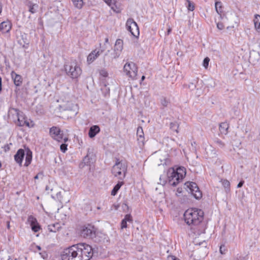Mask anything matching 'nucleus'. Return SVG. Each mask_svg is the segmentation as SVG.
Wrapping results in <instances>:
<instances>
[{
    "instance_id": "nucleus-1",
    "label": "nucleus",
    "mask_w": 260,
    "mask_h": 260,
    "mask_svg": "<svg viewBox=\"0 0 260 260\" xmlns=\"http://www.w3.org/2000/svg\"><path fill=\"white\" fill-rule=\"evenodd\" d=\"M93 255L92 247L80 243L64 249L61 254L62 260H90Z\"/></svg>"
},
{
    "instance_id": "nucleus-2",
    "label": "nucleus",
    "mask_w": 260,
    "mask_h": 260,
    "mask_svg": "<svg viewBox=\"0 0 260 260\" xmlns=\"http://www.w3.org/2000/svg\"><path fill=\"white\" fill-rule=\"evenodd\" d=\"M204 215V212L201 209H189L184 212L183 216L186 223L192 228L203 221Z\"/></svg>"
},
{
    "instance_id": "nucleus-3",
    "label": "nucleus",
    "mask_w": 260,
    "mask_h": 260,
    "mask_svg": "<svg viewBox=\"0 0 260 260\" xmlns=\"http://www.w3.org/2000/svg\"><path fill=\"white\" fill-rule=\"evenodd\" d=\"M64 68L67 75L73 79L77 78L82 73V70L76 60L66 63Z\"/></svg>"
},
{
    "instance_id": "nucleus-4",
    "label": "nucleus",
    "mask_w": 260,
    "mask_h": 260,
    "mask_svg": "<svg viewBox=\"0 0 260 260\" xmlns=\"http://www.w3.org/2000/svg\"><path fill=\"white\" fill-rule=\"evenodd\" d=\"M127 165L125 162L117 159L112 169V174L120 180L123 179L127 172Z\"/></svg>"
},
{
    "instance_id": "nucleus-5",
    "label": "nucleus",
    "mask_w": 260,
    "mask_h": 260,
    "mask_svg": "<svg viewBox=\"0 0 260 260\" xmlns=\"http://www.w3.org/2000/svg\"><path fill=\"white\" fill-rule=\"evenodd\" d=\"M122 49L123 41L120 39H117L115 44L113 56L110 57L108 56V53L110 52V51L108 50L107 52L105 54L104 56V63L106 64L107 62H112L113 58L116 59L119 57Z\"/></svg>"
},
{
    "instance_id": "nucleus-6",
    "label": "nucleus",
    "mask_w": 260,
    "mask_h": 260,
    "mask_svg": "<svg viewBox=\"0 0 260 260\" xmlns=\"http://www.w3.org/2000/svg\"><path fill=\"white\" fill-rule=\"evenodd\" d=\"M80 235L81 237L84 238L92 239L96 241L97 229L94 226L91 224H88L85 225L81 228Z\"/></svg>"
},
{
    "instance_id": "nucleus-7",
    "label": "nucleus",
    "mask_w": 260,
    "mask_h": 260,
    "mask_svg": "<svg viewBox=\"0 0 260 260\" xmlns=\"http://www.w3.org/2000/svg\"><path fill=\"white\" fill-rule=\"evenodd\" d=\"M185 185L188 189V191L191 193L196 199L199 200L202 197V191L195 182H187L185 183Z\"/></svg>"
},
{
    "instance_id": "nucleus-8",
    "label": "nucleus",
    "mask_w": 260,
    "mask_h": 260,
    "mask_svg": "<svg viewBox=\"0 0 260 260\" xmlns=\"http://www.w3.org/2000/svg\"><path fill=\"white\" fill-rule=\"evenodd\" d=\"M167 177L169 183L173 186H176L183 179H181L177 172L175 173V170L172 168L168 171Z\"/></svg>"
},
{
    "instance_id": "nucleus-9",
    "label": "nucleus",
    "mask_w": 260,
    "mask_h": 260,
    "mask_svg": "<svg viewBox=\"0 0 260 260\" xmlns=\"http://www.w3.org/2000/svg\"><path fill=\"white\" fill-rule=\"evenodd\" d=\"M126 75L132 79H135L137 75L138 68L133 62H127L123 67Z\"/></svg>"
},
{
    "instance_id": "nucleus-10",
    "label": "nucleus",
    "mask_w": 260,
    "mask_h": 260,
    "mask_svg": "<svg viewBox=\"0 0 260 260\" xmlns=\"http://www.w3.org/2000/svg\"><path fill=\"white\" fill-rule=\"evenodd\" d=\"M126 27L128 31L134 37L139 35V29L137 23L132 18H128L126 22Z\"/></svg>"
},
{
    "instance_id": "nucleus-11",
    "label": "nucleus",
    "mask_w": 260,
    "mask_h": 260,
    "mask_svg": "<svg viewBox=\"0 0 260 260\" xmlns=\"http://www.w3.org/2000/svg\"><path fill=\"white\" fill-rule=\"evenodd\" d=\"M49 133L53 139L58 142H60L62 139H63L64 142L68 140L67 138H63V132L58 127L52 126L50 128Z\"/></svg>"
},
{
    "instance_id": "nucleus-12",
    "label": "nucleus",
    "mask_w": 260,
    "mask_h": 260,
    "mask_svg": "<svg viewBox=\"0 0 260 260\" xmlns=\"http://www.w3.org/2000/svg\"><path fill=\"white\" fill-rule=\"evenodd\" d=\"M95 161V155L92 152V150L88 149L87 153L84 157L83 162L80 165L81 167H83L84 165L90 166Z\"/></svg>"
},
{
    "instance_id": "nucleus-13",
    "label": "nucleus",
    "mask_w": 260,
    "mask_h": 260,
    "mask_svg": "<svg viewBox=\"0 0 260 260\" xmlns=\"http://www.w3.org/2000/svg\"><path fill=\"white\" fill-rule=\"evenodd\" d=\"M11 110L14 111L17 117V121H15V124L19 126H23L24 123L26 120V117L23 113L16 108H12Z\"/></svg>"
},
{
    "instance_id": "nucleus-14",
    "label": "nucleus",
    "mask_w": 260,
    "mask_h": 260,
    "mask_svg": "<svg viewBox=\"0 0 260 260\" xmlns=\"http://www.w3.org/2000/svg\"><path fill=\"white\" fill-rule=\"evenodd\" d=\"M104 51L105 49H99V50L95 49L91 51V52L88 55L87 58V61L88 63H91L93 62L99 56V55Z\"/></svg>"
},
{
    "instance_id": "nucleus-15",
    "label": "nucleus",
    "mask_w": 260,
    "mask_h": 260,
    "mask_svg": "<svg viewBox=\"0 0 260 260\" xmlns=\"http://www.w3.org/2000/svg\"><path fill=\"white\" fill-rule=\"evenodd\" d=\"M27 221L30 225L31 229L34 232H38L41 229V226L37 221V219L32 215L28 216Z\"/></svg>"
},
{
    "instance_id": "nucleus-16",
    "label": "nucleus",
    "mask_w": 260,
    "mask_h": 260,
    "mask_svg": "<svg viewBox=\"0 0 260 260\" xmlns=\"http://www.w3.org/2000/svg\"><path fill=\"white\" fill-rule=\"evenodd\" d=\"M23 3L27 7L29 12L34 14L37 12L39 6L37 3H35L30 0H23Z\"/></svg>"
},
{
    "instance_id": "nucleus-17",
    "label": "nucleus",
    "mask_w": 260,
    "mask_h": 260,
    "mask_svg": "<svg viewBox=\"0 0 260 260\" xmlns=\"http://www.w3.org/2000/svg\"><path fill=\"white\" fill-rule=\"evenodd\" d=\"M24 156L25 150L23 149H19L14 155V159L17 164L21 166Z\"/></svg>"
},
{
    "instance_id": "nucleus-18",
    "label": "nucleus",
    "mask_w": 260,
    "mask_h": 260,
    "mask_svg": "<svg viewBox=\"0 0 260 260\" xmlns=\"http://www.w3.org/2000/svg\"><path fill=\"white\" fill-rule=\"evenodd\" d=\"M11 27L12 24L10 21H3L0 24V31L3 34L9 32L11 29Z\"/></svg>"
},
{
    "instance_id": "nucleus-19",
    "label": "nucleus",
    "mask_w": 260,
    "mask_h": 260,
    "mask_svg": "<svg viewBox=\"0 0 260 260\" xmlns=\"http://www.w3.org/2000/svg\"><path fill=\"white\" fill-rule=\"evenodd\" d=\"M11 75L13 80L14 84L16 86H20L22 83V78L21 76L16 74L14 71L11 72Z\"/></svg>"
},
{
    "instance_id": "nucleus-20",
    "label": "nucleus",
    "mask_w": 260,
    "mask_h": 260,
    "mask_svg": "<svg viewBox=\"0 0 260 260\" xmlns=\"http://www.w3.org/2000/svg\"><path fill=\"white\" fill-rule=\"evenodd\" d=\"M127 222L133 223V217L129 214L125 215L124 218L121 222V229H123L127 228Z\"/></svg>"
},
{
    "instance_id": "nucleus-21",
    "label": "nucleus",
    "mask_w": 260,
    "mask_h": 260,
    "mask_svg": "<svg viewBox=\"0 0 260 260\" xmlns=\"http://www.w3.org/2000/svg\"><path fill=\"white\" fill-rule=\"evenodd\" d=\"M100 132V128L99 126L97 125H94L91 126L89 128L88 132V136L89 138H94L98 133Z\"/></svg>"
},
{
    "instance_id": "nucleus-22",
    "label": "nucleus",
    "mask_w": 260,
    "mask_h": 260,
    "mask_svg": "<svg viewBox=\"0 0 260 260\" xmlns=\"http://www.w3.org/2000/svg\"><path fill=\"white\" fill-rule=\"evenodd\" d=\"M25 154L26 156L24 166L27 167L30 164L32 160V151L28 148H27L25 150Z\"/></svg>"
},
{
    "instance_id": "nucleus-23",
    "label": "nucleus",
    "mask_w": 260,
    "mask_h": 260,
    "mask_svg": "<svg viewBox=\"0 0 260 260\" xmlns=\"http://www.w3.org/2000/svg\"><path fill=\"white\" fill-rule=\"evenodd\" d=\"M137 136L138 137V141L139 143L144 144V137L143 128L141 126H139L137 130Z\"/></svg>"
},
{
    "instance_id": "nucleus-24",
    "label": "nucleus",
    "mask_w": 260,
    "mask_h": 260,
    "mask_svg": "<svg viewBox=\"0 0 260 260\" xmlns=\"http://www.w3.org/2000/svg\"><path fill=\"white\" fill-rule=\"evenodd\" d=\"M63 107L64 110L75 111L77 109V105L73 104L71 102H68L64 105H63Z\"/></svg>"
},
{
    "instance_id": "nucleus-25",
    "label": "nucleus",
    "mask_w": 260,
    "mask_h": 260,
    "mask_svg": "<svg viewBox=\"0 0 260 260\" xmlns=\"http://www.w3.org/2000/svg\"><path fill=\"white\" fill-rule=\"evenodd\" d=\"M229 124L226 122H222L220 124L219 129L221 134L226 135L229 129Z\"/></svg>"
},
{
    "instance_id": "nucleus-26",
    "label": "nucleus",
    "mask_w": 260,
    "mask_h": 260,
    "mask_svg": "<svg viewBox=\"0 0 260 260\" xmlns=\"http://www.w3.org/2000/svg\"><path fill=\"white\" fill-rule=\"evenodd\" d=\"M60 228L61 226L59 223H55L48 225V230L50 232L55 233Z\"/></svg>"
},
{
    "instance_id": "nucleus-27",
    "label": "nucleus",
    "mask_w": 260,
    "mask_h": 260,
    "mask_svg": "<svg viewBox=\"0 0 260 260\" xmlns=\"http://www.w3.org/2000/svg\"><path fill=\"white\" fill-rule=\"evenodd\" d=\"M123 184V181H119L113 187L112 191H111V195L113 196H115L118 191L119 190L121 186Z\"/></svg>"
},
{
    "instance_id": "nucleus-28",
    "label": "nucleus",
    "mask_w": 260,
    "mask_h": 260,
    "mask_svg": "<svg viewBox=\"0 0 260 260\" xmlns=\"http://www.w3.org/2000/svg\"><path fill=\"white\" fill-rule=\"evenodd\" d=\"M220 182L225 189V191L228 193L230 191V183L226 179H221Z\"/></svg>"
},
{
    "instance_id": "nucleus-29",
    "label": "nucleus",
    "mask_w": 260,
    "mask_h": 260,
    "mask_svg": "<svg viewBox=\"0 0 260 260\" xmlns=\"http://www.w3.org/2000/svg\"><path fill=\"white\" fill-rule=\"evenodd\" d=\"M180 176L181 179H183L186 174L185 169L184 167H179L175 170V173H177Z\"/></svg>"
},
{
    "instance_id": "nucleus-30",
    "label": "nucleus",
    "mask_w": 260,
    "mask_h": 260,
    "mask_svg": "<svg viewBox=\"0 0 260 260\" xmlns=\"http://www.w3.org/2000/svg\"><path fill=\"white\" fill-rule=\"evenodd\" d=\"M105 3L108 5L110 7H111V9L114 11V12H116V13H119V10H117L116 9H115V0H104Z\"/></svg>"
},
{
    "instance_id": "nucleus-31",
    "label": "nucleus",
    "mask_w": 260,
    "mask_h": 260,
    "mask_svg": "<svg viewBox=\"0 0 260 260\" xmlns=\"http://www.w3.org/2000/svg\"><path fill=\"white\" fill-rule=\"evenodd\" d=\"M101 91L104 96H107L110 94V88L107 85L105 84L101 87Z\"/></svg>"
},
{
    "instance_id": "nucleus-32",
    "label": "nucleus",
    "mask_w": 260,
    "mask_h": 260,
    "mask_svg": "<svg viewBox=\"0 0 260 260\" xmlns=\"http://www.w3.org/2000/svg\"><path fill=\"white\" fill-rule=\"evenodd\" d=\"M186 3H185L186 7L188 11H193L194 10V3L189 1L186 0Z\"/></svg>"
},
{
    "instance_id": "nucleus-33",
    "label": "nucleus",
    "mask_w": 260,
    "mask_h": 260,
    "mask_svg": "<svg viewBox=\"0 0 260 260\" xmlns=\"http://www.w3.org/2000/svg\"><path fill=\"white\" fill-rule=\"evenodd\" d=\"M170 128L177 133H178L179 124L177 122H172L170 124Z\"/></svg>"
},
{
    "instance_id": "nucleus-34",
    "label": "nucleus",
    "mask_w": 260,
    "mask_h": 260,
    "mask_svg": "<svg viewBox=\"0 0 260 260\" xmlns=\"http://www.w3.org/2000/svg\"><path fill=\"white\" fill-rule=\"evenodd\" d=\"M215 9L217 13L219 14H221L222 12V4L220 2H216L215 3Z\"/></svg>"
},
{
    "instance_id": "nucleus-35",
    "label": "nucleus",
    "mask_w": 260,
    "mask_h": 260,
    "mask_svg": "<svg viewBox=\"0 0 260 260\" xmlns=\"http://www.w3.org/2000/svg\"><path fill=\"white\" fill-rule=\"evenodd\" d=\"M75 7L78 9H81L83 6L82 0H72Z\"/></svg>"
},
{
    "instance_id": "nucleus-36",
    "label": "nucleus",
    "mask_w": 260,
    "mask_h": 260,
    "mask_svg": "<svg viewBox=\"0 0 260 260\" xmlns=\"http://www.w3.org/2000/svg\"><path fill=\"white\" fill-rule=\"evenodd\" d=\"M160 103H161V105L164 107H167L169 104L170 103V102L166 99V98H162L160 100Z\"/></svg>"
},
{
    "instance_id": "nucleus-37",
    "label": "nucleus",
    "mask_w": 260,
    "mask_h": 260,
    "mask_svg": "<svg viewBox=\"0 0 260 260\" xmlns=\"http://www.w3.org/2000/svg\"><path fill=\"white\" fill-rule=\"evenodd\" d=\"M99 73L100 76L103 77H107L108 76V73L105 69H102L100 70Z\"/></svg>"
},
{
    "instance_id": "nucleus-38",
    "label": "nucleus",
    "mask_w": 260,
    "mask_h": 260,
    "mask_svg": "<svg viewBox=\"0 0 260 260\" xmlns=\"http://www.w3.org/2000/svg\"><path fill=\"white\" fill-rule=\"evenodd\" d=\"M215 143L220 148H223L225 146L224 143L222 141L218 139L215 140Z\"/></svg>"
},
{
    "instance_id": "nucleus-39",
    "label": "nucleus",
    "mask_w": 260,
    "mask_h": 260,
    "mask_svg": "<svg viewBox=\"0 0 260 260\" xmlns=\"http://www.w3.org/2000/svg\"><path fill=\"white\" fill-rule=\"evenodd\" d=\"M209 61H210V59L208 57L204 58V59L203 60V66L205 68H207L208 64H209Z\"/></svg>"
},
{
    "instance_id": "nucleus-40",
    "label": "nucleus",
    "mask_w": 260,
    "mask_h": 260,
    "mask_svg": "<svg viewBox=\"0 0 260 260\" xmlns=\"http://www.w3.org/2000/svg\"><path fill=\"white\" fill-rule=\"evenodd\" d=\"M12 145V144L11 143L5 145L4 146V147H3V148L4 149V151L6 152L9 151L10 150V146Z\"/></svg>"
},
{
    "instance_id": "nucleus-41",
    "label": "nucleus",
    "mask_w": 260,
    "mask_h": 260,
    "mask_svg": "<svg viewBox=\"0 0 260 260\" xmlns=\"http://www.w3.org/2000/svg\"><path fill=\"white\" fill-rule=\"evenodd\" d=\"M159 180L160 181V183L162 185H165L167 182V180L165 179V175L164 176L161 175L159 177Z\"/></svg>"
},
{
    "instance_id": "nucleus-42",
    "label": "nucleus",
    "mask_w": 260,
    "mask_h": 260,
    "mask_svg": "<svg viewBox=\"0 0 260 260\" xmlns=\"http://www.w3.org/2000/svg\"><path fill=\"white\" fill-rule=\"evenodd\" d=\"M219 251L221 254H225L226 249L225 248V246L224 245H222L220 247Z\"/></svg>"
},
{
    "instance_id": "nucleus-43",
    "label": "nucleus",
    "mask_w": 260,
    "mask_h": 260,
    "mask_svg": "<svg viewBox=\"0 0 260 260\" xmlns=\"http://www.w3.org/2000/svg\"><path fill=\"white\" fill-rule=\"evenodd\" d=\"M196 87V85L193 82H190L188 85V88H189L190 90H192L194 89Z\"/></svg>"
},
{
    "instance_id": "nucleus-44",
    "label": "nucleus",
    "mask_w": 260,
    "mask_h": 260,
    "mask_svg": "<svg viewBox=\"0 0 260 260\" xmlns=\"http://www.w3.org/2000/svg\"><path fill=\"white\" fill-rule=\"evenodd\" d=\"M60 148L62 152H65L67 150V145L66 144H62L60 145Z\"/></svg>"
},
{
    "instance_id": "nucleus-45",
    "label": "nucleus",
    "mask_w": 260,
    "mask_h": 260,
    "mask_svg": "<svg viewBox=\"0 0 260 260\" xmlns=\"http://www.w3.org/2000/svg\"><path fill=\"white\" fill-rule=\"evenodd\" d=\"M39 254L41 255V257L44 259H45L48 256V254L45 251H43L41 252H40Z\"/></svg>"
},
{
    "instance_id": "nucleus-46",
    "label": "nucleus",
    "mask_w": 260,
    "mask_h": 260,
    "mask_svg": "<svg viewBox=\"0 0 260 260\" xmlns=\"http://www.w3.org/2000/svg\"><path fill=\"white\" fill-rule=\"evenodd\" d=\"M217 27L219 30H222L224 28V25L222 24V23L221 22H218L217 23Z\"/></svg>"
},
{
    "instance_id": "nucleus-47",
    "label": "nucleus",
    "mask_w": 260,
    "mask_h": 260,
    "mask_svg": "<svg viewBox=\"0 0 260 260\" xmlns=\"http://www.w3.org/2000/svg\"><path fill=\"white\" fill-rule=\"evenodd\" d=\"M244 183V181H243V180L240 181L237 185V187L238 188L241 187L243 185Z\"/></svg>"
},
{
    "instance_id": "nucleus-48",
    "label": "nucleus",
    "mask_w": 260,
    "mask_h": 260,
    "mask_svg": "<svg viewBox=\"0 0 260 260\" xmlns=\"http://www.w3.org/2000/svg\"><path fill=\"white\" fill-rule=\"evenodd\" d=\"M26 125L29 127H32L33 125H30L29 122L27 120V119L25 120V122L24 123V126Z\"/></svg>"
},
{
    "instance_id": "nucleus-49",
    "label": "nucleus",
    "mask_w": 260,
    "mask_h": 260,
    "mask_svg": "<svg viewBox=\"0 0 260 260\" xmlns=\"http://www.w3.org/2000/svg\"><path fill=\"white\" fill-rule=\"evenodd\" d=\"M169 260H180L179 258L176 257L175 256L172 255L170 257Z\"/></svg>"
},
{
    "instance_id": "nucleus-50",
    "label": "nucleus",
    "mask_w": 260,
    "mask_h": 260,
    "mask_svg": "<svg viewBox=\"0 0 260 260\" xmlns=\"http://www.w3.org/2000/svg\"><path fill=\"white\" fill-rule=\"evenodd\" d=\"M39 176H43V173H39L37 175H36L34 177L35 179H38L39 178Z\"/></svg>"
},
{
    "instance_id": "nucleus-51",
    "label": "nucleus",
    "mask_w": 260,
    "mask_h": 260,
    "mask_svg": "<svg viewBox=\"0 0 260 260\" xmlns=\"http://www.w3.org/2000/svg\"><path fill=\"white\" fill-rule=\"evenodd\" d=\"M2 79L0 77V93L2 92Z\"/></svg>"
},
{
    "instance_id": "nucleus-52",
    "label": "nucleus",
    "mask_w": 260,
    "mask_h": 260,
    "mask_svg": "<svg viewBox=\"0 0 260 260\" xmlns=\"http://www.w3.org/2000/svg\"><path fill=\"white\" fill-rule=\"evenodd\" d=\"M171 31H172V29H171V28L169 27V28H168V30H167V34H166V35H169L171 33Z\"/></svg>"
},
{
    "instance_id": "nucleus-53",
    "label": "nucleus",
    "mask_w": 260,
    "mask_h": 260,
    "mask_svg": "<svg viewBox=\"0 0 260 260\" xmlns=\"http://www.w3.org/2000/svg\"><path fill=\"white\" fill-rule=\"evenodd\" d=\"M36 248L38 251H40L41 250V247L40 246H36Z\"/></svg>"
},
{
    "instance_id": "nucleus-54",
    "label": "nucleus",
    "mask_w": 260,
    "mask_h": 260,
    "mask_svg": "<svg viewBox=\"0 0 260 260\" xmlns=\"http://www.w3.org/2000/svg\"><path fill=\"white\" fill-rule=\"evenodd\" d=\"M255 140L260 141V131H259V136L258 137H257V138L255 139Z\"/></svg>"
},
{
    "instance_id": "nucleus-55",
    "label": "nucleus",
    "mask_w": 260,
    "mask_h": 260,
    "mask_svg": "<svg viewBox=\"0 0 260 260\" xmlns=\"http://www.w3.org/2000/svg\"><path fill=\"white\" fill-rule=\"evenodd\" d=\"M101 44H100V48L99 49H105V50H106V48L105 47H101Z\"/></svg>"
},
{
    "instance_id": "nucleus-56",
    "label": "nucleus",
    "mask_w": 260,
    "mask_h": 260,
    "mask_svg": "<svg viewBox=\"0 0 260 260\" xmlns=\"http://www.w3.org/2000/svg\"><path fill=\"white\" fill-rule=\"evenodd\" d=\"M2 6L1 4H0V14L2 12Z\"/></svg>"
},
{
    "instance_id": "nucleus-57",
    "label": "nucleus",
    "mask_w": 260,
    "mask_h": 260,
    "mask_svg": "<svg viewBox=\"0 0 260 260\" xmlns=\"http://www.w3.org/2000/svg\"><path fill=\"white\" fill-rule=\"evenodd\" d=\"M108 41H109L108 38H106L105 39V43H108Z\"/></svg>"
},
{
    "instance_id": "nucleus-58",
    "label": "nucleus",
    "mask_w": 260,
    "mask_h": 260,
    "mask_svg": "<svg viewBox=\"0 0 260 260\" xmlns=\"http://www.w3.org/2000/svg\"><path fill=\"white\" fill-rule=\"evenodd\" d=\"M145 78V77L144 76H142L141 78V80H144Z\"/></svg>"
},
{
    "instance_id": "nucleus-59",
    "label": "nucleus",
    "mask_w": 260,
    "mask_h": 260,
    "mask_svg": "<svg viewBox=\"0 0 260 260\" xmlns=\"http://www.w3.org/2000/svg\"><path fill=\"white\" fill-rule=\"evenodd\" d=\"M8 260H13V259H11V258H9L8 259Z\"/></svg>"
},
{
    "instance_id": "nucleus-60",
    "label": "nucleus",
    "mask_w": 260,
    "mask_h": 260,
    "mask_svg": "<svg viewBox=\"0 0 260 260\" xmlns=\"http://www.w3.org/2000/svg\"><path fill=\"white\" fill-rule=\"evenodd\" d=\"M23 42H24V43H27L25 41H24V40Z\"/></svg>"
},
{
    "instance_id": "nucleus-61",
    "label": "nucleus",
    "mask_w": 260,
    "mask_h": 260,
    "mask_svg": "<svg viewBox=\"0 0 260 260\" xmlns=\"http://www.w3.org/2000/svg\"><path fill=\"white\" fill-rule=\"evenodd\" d=\"M9 226H10V225H9V224H8V228H9Z\"/></svg>"
}]
</instances>
